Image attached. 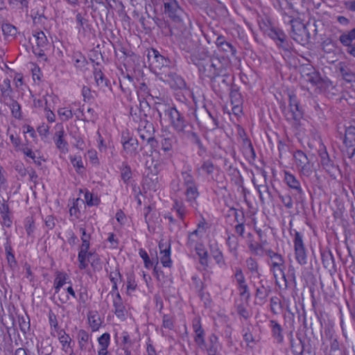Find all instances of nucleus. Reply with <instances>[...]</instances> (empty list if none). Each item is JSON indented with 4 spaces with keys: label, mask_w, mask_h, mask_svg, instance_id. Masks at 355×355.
Returning a JSON list of instances; mask_svg holds the SVG:
<instances>
[{
    "label": "nucleus",
    "mask_w": 355,
    "mask_h": 355,
    "mask_svg": "<svg viewBox=\"0 0 355 355\" xmlns=\"http://www.w3.org/2000/svg\"><path fill=\"white\" fill-rule=\"evenodd\" d=\"M192 327L195 332L194 340L196 343L200 347H205L206 343L205 340V331L202 328L200 320L199 318H194L192 322Z\"/></svg>",
    "instance_id": "nucleus-20"
},
{
    "label": "nucleus",
    "mask_w": 355,
    "mask_h": 355,
    "mask_svg": "<svg viewBox=\"0 0 355 355\" xmlns=\"http://www.w3.org/2000/svg\"><path fill=\"white\" fill-rule=\"evenodd\" d=\"M9 107H10L12 115L15 119H21V106L19 104V103L17 101L12 99V102L9 105Z\"/></svg>",
    "instance_id": "nucleus-52"
},
{
    "label": "nucleus",
    "mask_w": 355,
    "mask_h": 355,
    "mask_svg": "<svg viewBox=\"0 0 355 355\" xmlns=\"http://www.w3.org/2000/svg\"><path fill=\"white\" fill-rule=\"evenodd\" d=\"M93 256V253H84L79 252L78 255V259L79 261V268L80 270L85 269L87 267V259L89 261L91 257Z\"/></svg>",
    "instance_id": "nucleus-50"
},
{
    "label": "nucleus",
    "mask_w": 355,
    "mask_h": 355,
    "mask_svg": "<svg viewBox=\"0 0 355 355\" xmlns=\"http://www.w3.org/2000/svg\"><path fill=\"white\" fill-rule=\"evenodd\" d=\"M320 162L322 167L328 172L331 173L335 168L334 162L331 158L324 146L319 150Z\"/></svg>",
    "instance_id": "nucleus-26"
},
{
    "label": "nucleus",
    "mask_w": 355,
    "mask_h": 355,
    "mask_svg": "<svg viewBox=\"0 0 355 355\" xmlns=\"http://www.w3.org/2000/svg\"><path fill=\"white\" fill-rule=\"evenodd\" d=\"M1 29L5 39L9 37L15 38L17 34V28L10 23H3L1 25Z\"/></svg>",
    "instance_id": "nucleus-35"
},
{
    "label": "nucleus",
    "mask_w": 355,
    "mask_h": 355,
    "mask_svg": "<svg viewBox=\"0 0 355 355\" xmlns=\"http://www.w3.org/2000/svg\"><path fill=\"white\" fill-rule=\"evenodd\" d=\"M290 345L291 349L294 355H303L304 351V343L300 338H299V342L295 343L293 336L292 332L290 333Z\"/></svg>",
    "instance_id": "nucleus-32"
},
{
    "label": "nucleus",
    "mask_w": 355,
    "mask_h": 355,
    "mask_svg": "<svg viewBox=\"0 0 355 355\" xmlns=\"http://www.w3.org/2000/svg\"><path fill=\"white\" fill-rule=\"evenodd\" d=\"M113 305L114 307V313L118 318L125 316V306L123 301L113 300Z\"/></svg>",
    "instance_id": "nucleus-53"
},
{
    "label": "nucleus",
    "mask_w": 355,
    "mask_h": 355,
    "mask_svg": "<svg viewBox=\"0 0 355 355\" xmlns=\"http://www.w3.org/2000/svg\"><path fill=\"white\" fill-rule=\"evenodd\" d=\"M71 162L73 167L76 168L78 173H82V169L84 168L83 163L80 157L71 158Z\"/></svg>",
    "instance_id": "nucleus-64"
},
{
    "label": "nucleus",
    "mask_w": 355,
    "mask_h": 355,
    "mask_svg": "<svg viewBox=\"0 0 355 355\" xmlns=\"http://www.w3.org/2000/svg\"><path fill=\"white\" fill-rule=\"evenodd\" d=\"M246 266L249 271L252 274H257L258 277L260 276L259 272V264L255 259L249 257L246 259Z\"/></svg>",
    "instance_id": "nucleus-49"
},
{
    "label": "nucleus",
    "mask_w": 355,
    "mask_h": 355,
    "mask_svg": "<svg viewBox=\"0 0 355 355\" xmlns=\"http://www.w3.org/2000/svg\"><path fill=\"white\" fill-rule=\"evenodd\" d=\"M164 112L168 116L170 124L177 133L183 135L184 132H189V129H193V125L186 120L183 114L176 107L168 106Z\"/></svg>",
    "instance_id": "nucleus-1"
},
{
    "label": "nucleus",
    "mask_w": 355,
    "mask_h": 355,
    "mask_svg": "<svg viewBox=\"0 0 355 355\" xmlns=\"http://www.w3.org/2000/svg\"><path fill=\"white\" fill-rule=\"evenodd\" d=\"M33 37L36 39V47H33V53L40 57H44V49L48 46V40L43 31H37L33 34Z\"/></svg>",
    "instance_id": "nucleus-18"
},
{
    "label": "nucleus",
    "mask_w": 355,
    "mask_h": 355,
    "mask_svg": "<svg viewBox=\"0 0 355 355\" xmlns=\"http://www.w3.org/2000/svg\"><path fill=\"white\" fill-rule=\"evenodd\" d=\"M243 338L246 343L247 347L253 349L256 345L257 341L255 340L250 328L247 327L243 330Z\"/></svg>",
    "instance_id": "nucleus-41"
},
{
    "label": "nucleus",
    "mask_w": 355,
    "mask_h": 355,
    "mask_svg": "<svg viewBox=\"0 0 355 355\" xmlns=\"http://www.w3.org/2000/svg\"><path fill=\"white\" fill-rule=\"evenodd\" d=\"M344 144H345L346 147H354L352 153L349 156V158H352L355 154V127L349 126L346 128Z\"/></svg>",
    "instance_id": "nucleus-28"
},
{
    "label": "nucleus",
    "mask_w": 355,
    "mask_h": 355,
    "mask_svg": "<svg viewBox=\"0 0 355 355\" xmlns=\"http://www.w3.org/2000/svg\"><path fill=\"white\" fill-rule=\"evenodd\" d=\"M159 248L160 250V253L163 255L160 258V261L164 267H171V259L170 257L171 255V244L168 245L164 244L162 241L159 243Z\"/></svg>",
    "instance_id": "nucleus-25"
},
{
    "label": "nucleus",
    "mask_w": 355,
    "mask_h": 355,
    "mask_svg": "<svg viewBox=\"0 0 355 355\" xmlns=\"http://www.w3.org/2000/svg\"><path fill=\"white\" fill-rule=\"evenodd\" d=\"M64 135L65 133L63 128H61L60 130L55 132L53 137L57 148L62 153H66L69 150L68 143L64 138Z\"/></svg>",
    "instance_id": "nucleus-24"
},
{
    "label": "nucleus",
    "mask_w": 355,
    "mask_h": 355,
    "mask_svg": "<svg viewBox=\"0 0 355 355\" xmlns=\"http://www.w3.org/2000/svg\"><path fill=\"white\" fill-rule=\"evenodd\" d=\"M87 317L92 331H97L101 324V318L98 313L97 311H89Z\"/></svg>",
    "instance_id": "nucleus-33"
},
{
    "label": "nucleus",
    "mask_w": 355,
    "mask_h": 355,
    "mask_svg": "<svg viewBox=\"0 0 355 355\" xmlns=\"http://www.w3.org/2000/svg\"><path fill=\"white\" fill-rule=\"evenodd\" d=\"M336 69L346 83H355V72L352 71L351 67L346 62H338Z\"/></svg>",
    "instance_id": "nucleus-19"
},
{
    "label": "nucleus",
    "mask_w": 355,
    "mask_h": 355,
    "mask_svg": "<svg viewBox=\"0 0 355 355\" xmlns=\"http://www.w3.org/2000/svg\"><path fill=\"white\" fill-rule=\"evenodd\" d=\"M94 76L98 86L101 87H105L108 86L109 81L107 80L101 70L94 69Z\"/></svg>",
    "instance_id": "nucleus-43"
},
{
    "label": "nucleus",
    "mask_w": 355,
    "mask_h": 355,
    "mask_svg": "<svg viewBox=\"0 0 355 355\" xmlns=\"http://www.w3.org/2000/svg\"><path fill=\"white\" fill-rule=\"evenodd\" d=\"M229 60L225 57H213L211 58V65H209V69L206 71L204 68L203 72H206L207 78L214 77L220 74L227 73V67L228 66Z\"/></svg>",
    "instance_id": "nucleus-5"
},
{
    "label": "nucleus",
    "mask_w": 355,
    "mask_h": 355,
    "mask_svg": "<svg viewBox=\"0 0 355 355\" xmlns=\"http://www.w3.org/2000/svg\"><path fill=\"white\" fill-rule=\"evenodd\" d=\"M147 58L150 70L153 73L161 76L167 71L171 64L168 58L161 54L158 50L153 48L148 51Z\"/></svg>",
    "instance_id": "nucleus-3"
},
{
    "label": "nucleus",
    "mask_w": 355,
    "mask_h": 355,
    "mask_svg": "<svg viewBox=\"0 0 355 355\" xmlns=\"http://www.w3.org/2000/svg\"><path fill=\"white\" fill-rule=\"evenodd\" d=\"M181 176L183 180V185L186 187L184 194L187 202L191 205L196 203L200 193L198 189L197 184L194 179L191 166H184L181 171Z\"/></svg>",
    "instance_id": "nucleus-2"
},
{
    "label": "nucleus",
    "mask_w": 355,
    "mask_h": 355,
    "mask_svg": "<svg viewBox=\"0 0 355 355\" xmlns=\"http://www.w3.org/2000/svg\"><path fill=\"white\" fill-rule=\"evenodd\" d=\"M284 182L288 185V187L293 190L295 193H293L294 198L296 201H300L302 200V195L304 193L302 188L301 187L300 181L296 178V177L291 173L290 172L285 171L284 172Z\"/></svg>",
    "instance_id": "nucleus-15"
},
{
    "label": "nucleus",
    "mask_w": 355,
    "mask_h": 355,
    "mask_svg": "<svg viewBox=\"0 0 355 355\" xmlns=\"http://www.w3.org/2000/svg\"><path fill=\"white\" fill-rule=\"evenodd\" d=\"M58 115L60 119L62 121H66L69 120L73 117V112L71 110H69L66 107L60 108L58 111Z\"/></svg>",
    "instance_id": "nucleus-56"
},
{
    "label": "nucleus",
    "mask_w": 355,
    "mask_h": 355,
    "mask_svg": "<svg viewBox=\"0 0 355 355\" xmlns=\"http://www.w3.org/2000/svg\"><path fill=\"white\" fill-rule=\"evenodd\" d=\"M164 12L172 21L180 23L182 21L183 10L176 0H162Z\"/></svg>",
    "instance_id": "nucleus-8"
},
{
    "label": "nucleus",
    "mask_w": 355,
    "mask_h": 355,
    "mask_svg": "<svg viewBox=\"0 0 355 355\" xmlns=\"http://www.w3.org/2000/svg\"><path fill=\"white\" fill-rule=\"evenodd\" d=\"M159 78L168 83L171 87L174 89H181L186 87L184 80L180 76L173 71H166Z\"/></svg>",
    "instance_id": "nucleus-16"
},
{
    "label": "nucleus",
    "mask_w": 355,
    "mask_h": 355,
    "mask_svg": "<svg viewBox=\"0 0 355 355\" xmlns=\"http://www.w3.org/2000/svg\"><path fill=\"white\" fill-rule=\"evenodd\" d=\"M190 61L195 64L198 69L200 76L207 77L206 72H203V68L207 71L209 65H211V57L206 51H195L192 53L189 57Z\"/></svg>",
    "instance_id": "nucleus-7"
},
{
    "label": "nucleus",
    "mask_w": 355,
    "mask_h": 355,
    "mask_svg": "<svg viewBox=\"0 0 355 355\" xmlns=\"http://www.w3.org/2000/svg\"><path fill=\"white\" fill-rule=\"evenodd\" d=\"M110 335L108 333L103 334L98 339L99 345L101 346V348H103V350L107 349L110 345Z\"/></svg>",
    "instance_id": "nucleus-60"
},
{
    "label": "nucleus",
    "mask_w": 355,
    "mask_h": 355,
    "mask_svg": "<svg viewBox=\"0 0 355 355\" xmlns=\"http://www.w3.org/2000/svg\"><path fill=\"white\" fill-rule=\"evenodd\" d=\"M24 226L27 234L31 236L35 230L34 220L32 216L26 218Z\"/></svg>",
    "instance_id": "nucleus-57"
},
{
    "label": "nucleus",
    "mask_w": 355,
    "mask_h": 355,
    "mask_svg": "<svg viewBox=\"0 0 355 355\" xmlns=\"http://www.w3.org/2000/svg\"><path fill=\"white\" fill-rule=\"evenodd\" d=\"M4 247H5V252H6V259H7L8 265L11 268L16 267L17 266V262L15 259L14 253L12 252V248L11 246V241L8 236L6 238V242L4 244Z\"/></svg>",
    "instance_id": "nucleus-31"
},
{
    "label": "nucleus",
    "mask_w": 355,
    "mask_h": 355,
    "mask_svg": "<svg viewBox=\"0 0 355 355\" xmlns=\"http://www.w3.org/2000/svg\"><path fill=\"white\" fill-rule=\"evenodd\" d=\"M173 209L175 210L181 220H184L187 209L183 202L177 199L173 200Z\"/></svg>",
    "instance_id": "nucleus-42"
},
{
    "label": "nucleus",
    "mask_w": 355,
    "mask_h": 355,
    "mask_svg": "<svg viewBox=\"0 0 355 355\" xmlns=\"http://www.w3.org/2000/svg\"><path fill=\"white\" fill-rule=\"evenodd\" d=\"M233 277L236 283L237 289L239 291V295L244 297L246 301H248L251 295L249 287L246 283L245 275L241 268H235Z\"/></svg>",
    "instance_id": "nucleus-12"
},
{
    "label": "nucleus",
    "mask_w": 355,
    "mask_h": 355,
    "mask_svg": "<svg viewBox=\"0 0 355 355\" xmlns=\"http://www.w3.org/2000/svg\"><path fill=\"white\" fill-rule=\"evenodd\" d=\"M139 254L141 257V258L144 260V266L146 268H150V267L153 266V263L150 261L149 256L145 250H144L143 248L139 249Z\"/></svg>",
    "instance_id": "nucleus-62"
},
{
    "label": "nucleus",
    "mask_w": 355,
    "mask_h": 355,
    "mask_svg": "<svg viewBox=\"0 0 355 355\" xmlns=\"http://www.w3.org/2000/svg\"><path fill=\"white\" fill-rule=\"evenodd\" d=\"M177 139L175 137L171 136L169 137L164 138L162 140V150L167 153L169 155H171V152L173 150V147L174 144L176 143Z\"/></svg>",
    "instance_id": "nucleus-38"
},
{
    "label": "nucleus",
    "mask_w": 355,
    "mask_h": 355,
    "mask_svg": "<svg viewBox=\"0 0 355 355\" xmlns=\"http://www.w3.org/2000/svg\"><path fill=\"white\" fill-rule=\"evenodd\" d=\"M301 73L306 80L313 86L322 85L324 81L319 71L311 65L304 66L302 68Z\"/></svg>",
    "instance_id": "nucleus-14"
},
{
    "label": "nucleus",
    "mask_w": 355,
    "mask_h": 355,
    "mask_svg": "<svg viewBox=\"0 0 355 355\" xmlns=\"http://www.w3.org/2000/svg\"><path fill=\"white\" fill-rule=\"evenodd\" d=\"M215 44L218 51L223 52L228 56L236 57L237 53L236 48L230 42L227 41L225 36L219 35L215 41Z\"/></svg>",
    "instance_id": "nucleus-17"
},
{
    "label": "nucleus",
    "mask_w": 355,
    "mask_h": 355,
    "mask_svg": "<svg viewBox=\"0 0 355 355\" xmlns=\"http://www.w3.org/2000/svg\"><path fill=\"white\" fill-rule=\"evenodd\" d=\"M216 168V166L214 164L213 162L208 159L204 161L202 165L199 168H196V172L199 175L200 174V171H202L207 175H211Z\"/></svg>",
    "instance_id": "nucleus-36"
},
{
    "label": "nucleus",
    "mask_w": 355,
    "mask_h": 355,
    "mask_svg": "<svg viewBox=\"0 0 355 355\" xmlns=\"http://www.w3.org/2000/svg\"><path fill=\"white\" fill-rule=\"evenodd\" d=\"M76 20L78 32L85 31L84 25L87 22V19L83 17L81 13L78 12L76 15Z\"/></svg>",
    "instance_id": "nucleus-61"
},
{
    "label": "nucleus",
    "mask_w": 355,
    "mask_h": 355,
    "mask_svg": "<svg viewBox=\"0 0 355 355\" xmlns=\"http://www.w3.org/2000/svg\"><path fill=\"white\" fill-rule=\"evenodd\" d=\"M78 345L80 350H85L87 348L86 343H88L89 335L85 330H80L78 334Z\"/></svg>",
    "instance_id": "nucleus-46"
},
{
    "label": "nucleus",
    "mask_w": 355,
    "mask_h": 355,
    "mask_svg": "<svg viewBox=\"0 0 355 355\" xmlns=\"http://www.w3.org/2000/svg\"><path fill=\"white\" fill-rule=\"evenodd\" d=\"M18 322L19 329L24 334L30 330V320L27 315L26 316L18 315Z\"/></svg>",
    "instance_id": "nucleus-47"
},
{
    "label": "nucleus",
    "mask_w": 355,
    "mask_h": 355,
    "mask_svg": "<svg viewBox=\"0 0 355 355\" xmlns=\"http://www.w3.org/2000/svg\"><path fill=\"white\" fill-rule=\"evenodd\" d=\"M81 114V116L77 115L76 119L78 120H83L85 122L94 121L96 118V114L94 113V110L92 108H88L87 110V116L85 115L83 110L81 108L78 109L77 110Z\"/></svg>",
    "instance_id": "nucleus-45"
},
{
    "label": "nucleus",
    "mask_w": 355,
    "mask_h": 355,
    "mask_svg": "<svg viewBox=\"0 0 355 355\" xmlns=\"http://www.w3.org/2000/svg\"><path fill=\"white\" fill-rule=\"evenodd\" d=\"M289 98V110L286 114L287 120H293L296 123H298L304 115L302 109L300 107V102L297 96L293 93L288 94Z\"/></svg>",
    "instance_id": "nucleus-10"
},
{
    "label": "nucleus",
    "mask_w": 355,
    "mask_h": 355,
    "mask_svg": "<svg viewBox=\"0 0 355 355\" xmlns=\"http://www.w3.org/2000/svg\"><path fill=\"white\" fill-rule=\"evenodd\" d=\"M137 131L139 137L142 140L146 139L148 137H152L155 134V128L153 124L148 120L141 119Z\"/></svg>",
    "instance_id": "nucleus-21"
},
{
    "label": "nucleus",
    "mask_w": 355,
    "mask_h": 355,
    "mask_svg": "<svg viewBox=\"0 0 355 355\" xmlns=\"http://www.w3.org/2000/svg\"><path fill=\"white\" fill-rule=\"evenodd\" d=\"M193 129H189V132H184L183 133V135H185L189 138H191V141L197 144L199 148H201L202 144L201 142V140L198 135V134L192 130Z\"/></svg>",
    "instance_id": "nucleus-58"
},
{
    "label": "nucleus",
    "mask_w": 355,
    "mask_h": 355,
    "mask_svg": "<svg viewBox=\"0 0 355 355\" xmlns=\"http://www.w3.org/2000/svg\"><path fill=\"white\" fill-rule=\"evenodd\" d=\"M229 91L232 105L242 104V98L239 89L232 87Z\"/></svg>",
    "instance_id": "nucleus-51"
},
{
    "label": "nucleus",
    "mask_w": 355,
    "mask_h": 355,
    "mask_svg": "<svg viewBox=\"0 0 355 355\" xmlns=\"http://www.w3.org/2000/svg\"><path fill=\"white\" fill-rule=\"evenodd\" d=\"M285 270V261H281L279 263H270V270L272 272L274 279L275 280V284L279 288H281V284L277 279V270H279V273L283 272Z\"/></svg>",
    "instance_id": "nucleus-34"
},
{
    "label": "nucleus",
    "mask_w": 355,
    "mask_h": 355,
    "mask_svg": "<svg viewBox=\"0 0 355 355\" xmlns=\"http://www.w3.org/2000/svg\"><path fill=\"white\" fill-rule=\"evenodd\" d=\"M153 21L155 24L157 26V27L161 29L162 33L165 36H168L172 35V32L169 28L168 22L164 20L162 18L159 17H154Z\"/></svg>",
    "instance_id": "nucleus-40"
},
{
    "label": "nucleus",
    "mask_w": 355,
    "mask_h": 355,
    "mask_svg": "<svg viewBox=\"0 0 355 355\" xmlns=\"http://www.w3.org/2000/svg\"><path fill=\"white\" fill-rule=\"evenodd\" d=\"M237 313L245 320H248L251 317V313L247 309V308L243 304H238L236 306Z\"/></svg>",
    "instance_id": "nucleus-59"
},
{
    "label": "nucleus",
    "mask_w": 355,
    "mask_h": 355,
    "mask_svg": "<svg viewBox=\"0 0 355 355\" xmlns=\"http://www.w3.org/2000/svg\"><path fill=\"white\" fill-rule=\"evenodd\" d=\"M67 275L62 272H58L56 277L54 280L55 293H57L60 291V288L66 283Z\"/></svg>",
    "instance_id": "nucleus-44"
},
{
    "label": "nucleus",
    "mask_w": 355,
    "mask_h": 355,
    "mask_svg": "<svg viewBox=\"0 0 355 355\" xmlns=\"http://www.w3.org/2000/svg\"><path fill=\"white\" fill-rule=\"evenodd\" d=\"M211 87L217 94H221L230 89L232 78L228 73L209 78Z\"/></svg>",
    "instance_id": "nucleus-6"
},
{
    "label": "nucleus",
    "mask_w": 355,
    "mask_h": 355,
    "mask_svg": "<svg viewBox=\"0 0 355 355\" xmlns=\"http://www.w3.org/2000/svg\"><path fill=\"white\" fill-rule=\"evenodd\" d=\"M179 46L183 51L191 53L195 49L196 43L192 40L189 33L184 32L179 37Z\"/></svg>",
    "instance_id": "nucleus-22"
},
{
    "label": "nucleus",
    "mask_w": 355,
    "mask_h": 355,
    "mask_svg": "<svg viewBox=\"0 0 355 355\" xmlns=\"http://www.w3.org/2000/svg\"><path fill=\"white\" fill-rule=\"evenodd\" d=\"M138 146L139 142L137 139L132 137H128L127 140L123 141V150L132 157H135L138 155Z\"/></svg>",
    "instance_id": "nucleus-27"
},
{
    "label": "nucleus",
    "mask_w": 355,
    "mask_h": 355,
    "mask_svg": "<svg viewBox=\"0 0 355 355\" xmlns=\"http://www.w3.org/2000/svg\"><path fill=\"white\" fill-rule=\"evenodd\" d=\"M226 243L228 245L231 252H236L239 245V241L237 237L232 234L228 235Z\"/></svg>",
    "instance_id": "nucleus-54"
},
{
    "label": "nucleus",
    "mask_w": 355,
    "mask_h": 355,
    "mask_svg": "<svg viewBox=\"0 0 355 355\" xmlns=\"http://www.w3.org/2000/svg\"><path fill=\"white\" fill-rule=\"evenodd\" d=\"M270 311L274 314H278L279 311L282 309V304L280 299L277 296H273L270 300Z\"/></svg>",
    "instance_id": "nucleus-48"
},
{
    "label": "nucleus",
    "mask_w": 355,
    "mask_h": 355,
    "mask_svg": "<svg viewBox=\"0 0 355 355\" xmlns=\"http://www.w3.org/2000/svg\"><path fill=\"white\" fill-rule=\"evenodd\" d=\"M121 171V178L125 184L130 183V180L132 177V173L130 166L125 162L122 164L120 167Z\"/></svg>",
    "instance_id": "nucleus-37"
},
{
    "label": "nucleus",
    "mask_w": 355,
    "mask_h": 355,
    "mask_svg": "<svg viewBox=\"0 0 355 355\" xmlns=\"http://www.w3.org/2000/svg\"><path fill=\"white\" fill-rule=\"evenodd\" d=\"M289 24L291 26V35L292 38L300 44H304L309 42L311 37L306 26L299 19H290Z\"/></svg>",
    "instance_id": "nucleus-4"
},
{
    "label": "nucleus",
    "mask_w": 355,
    "mask_h": 355,
    "mask_svg": "<svg viewBox=\"0 0 355 355\" xmlns=\"http://www.w3.org/2000/svg\"><path fill=\"white\" fill-rule=\"evenodd\" d=\"M321 259L324 268L329 271L335 270V260L330 250H325L321 251Z\"/></svg>",
    "instance_id": "nucleus-30"
},
{
    "label": "nucleus",
    "mask_w": 355,
    "mask_h": 355,
    "mask_svg": "<svg viewBox=\"0 0 355 355\" xmlns=\"http://www.w3.org/2000/svg\"><path fill=\"white\" fill-rule=\"evenodd\" d=\"M265 26L267 27L265 32L272 40L276 42L277 45L283 50L289 51L291 47L283 31L272 26H268L266 24Z\"/></svg>",
    "instance_id": "nucleus-9"
},
{
    "label": "nucleus",
    "mask_w": 355,
    "mask_h": 355,
    "mask_svg": "<svg viewBox=\"0 0 355 355\" xmlns=\"http://www.w3.org/2000/svg\"><path fill=\"white\" fill-rule=\"evenodd\" d=\"M293 157L300 172L304 176L309 177L312 173V164L307 155L301 150L293 153Z\"/></svg>",
    "instance_id": "nucleus-11"
},
{
    "label": "nucleus",
    "mask_w": 355,
    "mask_h": 355,
    "mask_svg": "<svg viewBox=\"0 0 355 355\" xmlns=\"http://www.w3.org/2000/svg\"><path fill=\"white\" fill-rule=\"evenodd\" d=\"M343 350L340 347L339 343L336 338H333L330 344L329 355H342Z\"/></svg>",
    "instance_id": "nucleus-55"
},
{
    "label": "nucleus",
    "mask_w": 355,
    "mask_h": 355,
    "mask_svg": "<svg viewBox=\"0 0 355 355\" xmlns=\"http://www.w3.org/2000/svg\"><path fill=\"white\" fill-rule=\"evenodd\" d=\"M269 327L270 328L272 338L278 344H282L284 340L283 335L284 330L282 325L277 320H270L269 321Z\"/></svg>",
    "instance_id": "nucleus-23"
},
{
    "label": "nucleus",
    "mask_w": 355,
    "mask_h": 355,
    "mask_svg": "<svg viewBox=\"0 0 355 355\" xmlns=\"http://www.w3.org/2000/svg\"><path fill=\"white\" fill-rule=\"evenodd\" d=\"M293 243L296 261L302 266L306 264V250L300 232H295Z\"/></svg>",
    "instance_id": "nucleus-13"
},
{
    "label": "nucleus",
    "mask_w": 355,
    "mask_h": 355,
    "mask_svg": "<svg viewBox=\"0 0 355 355\" xmlns=\"http://www.w3.org/2000/svg\"><path fill=\"white\" fill-rule=\"evenodd\" d=\"M354 40H355V28L352 29L347 33L342 34L339 37V40H340V43L343 46H347L348 48H351V46H353L352 45V42Z\"/></svg>",
    "instance_id": "nucleus-39"
},
{
    "label": "nucleus",
    "mask_w": 355,
    "mask_h": 355,
    "mask_svg": "<svg viewBox=\"0 0 355 355\" xmlns=\"http://www.w3.org/2000/svg\"><path fill=\"white\" fill-rule=\"evenodd\" d=\"M271 293V288L270 286H266L264 280L261 279L259 282V286L256 288L254 296L261 302H264L266 298Z\"/></svg>",
    "instance_id": "nucleus-29"
},
{
    "label": "nucleus",
    "mask_w": 355,
    "mask_h": 355,
    "mask_svg": "<svg viewBox=\"0 0 355 355\" xmlns=\"http://www.w3.org/2000/svg\"><path fill=\"white\" fill-rule=\"evenodd\" d=\"M90 259H91V261H90L91 266L93 268V269L94 270H101V268H102L101 262V259H100L99 256L98 254L93 253V256L91 257Z\"/></svg>",
    "instance_id": "nucleus-63"
}]
</instances>
